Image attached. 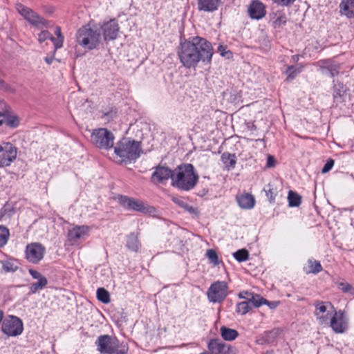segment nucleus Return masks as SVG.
<instances>
[{
    "instance_id": "f257e3e1",
    "label": "nucleus",
    "mask_w": 354,
    "mask_h": 354,
    "mask_svg": "<svg viewBox=\"0 0 354 354\" xmlns=\"http://www.w3.org/2000/svg\"><path fill=\"white\" fill-rule=\"evenodd\" d=\"M212 55L211 43L198 36L181 41L178 51L181 63L187 68L195 67L200 61L209 62Z\"/></svg>"
},
{
    "instance_id": "f03ea898",
    "label": "nucleus",
    "mask_w": 354,
    "mask_h": 354,
    "mask_svg": "<svg viewBox=\"0 0 354 354\" xmlns=\"http://www.w3.org/2000/svg\"><path fill=\"white\" fill-rule=\"evenodd\" d=\"M199 176L192 164H183L174 169L171 185L179 190L188 192L197 185Z\"/></svg>"
},
{
    "instance_id": "7ed1b4c3",
    "label": "nucleus",
    "mask_w": 354,
    "mask_h": 354,
    "mask_svg": "<svg viewBox=\"0 0 354 354\" xmlns=\"http://www.w3.org/2000/svg\"><path fill=\"white\" fill-rule=\"evenodd\" d=\"M114 152L120 158V163H130L140 157L142 152L140 142L129 138H123L117 142Z\"/></svg>"
},
{
    "instance_id": "20e7f679",
    "label": "nucleus",
    "mask_w": 354,
    "mask_h": 354,
    "mask_svg": "<svg viewBox=\"0 0 354 354\" xmlns=\"http://www.w3.org/2000/svg\"><path fill=\"white\" fill-rule=\"evenodd\" d=\"M76 41L84 49L91 50L97 48L101 42L100 29L95 25L82 26L77 31Z\"/></svg>"
},
{
    "instance_id": "39448f33",
    "label": "nucleus",
    "mask_w": 354,
    "mask_h": 354,
    "mask_svg": "<svg viewBox=\"0 0 354 354\" xmlns=\"http://www.w3.org/2000/svg\"><path fill=\"white\" fill-rule=\"evenodd\" d=\"M115 136L106 128L93 129L91 135V142L100 149L109 150L113 147Z\"/></svg>"
},
{
    "instance_id": "423d86ee",
    "label": "nucleus",
    "mask_w": 354,
    "mask_h": 354,
    "mask_svg": "<svg viewBox=\"0 0 354 354\" xmlns=\"http://www.w3.org/2000/svg\"><path fill=\"white\" fill-rule=\"evenodd\" d=\"M228 295V286L225 281H216L211 284L207 292L208 300L212 303H221Z\"/></svg>"
},
{
    "instance_id": "0eeeda50",
    "label": "nucleus",
    "mask_w": 354,
    "mask_h": 354,
    "mask_svg": "<svg viewBox=\"0 0 354 354\" xmlns=\"http://www.w3.org/2000/svg\"><path fill=\"white\" fill-rule=\"evenodd\" d=\"M95 345L101 354H113L119 348L118 340L109 335L99 336Z\"/></svg>"
},
{
    "instance_id": "6e6552de",
    "label": "nucleus",
    "mask_w": 354,
    "mask_h": 354,
    "mask_svg": "<svg viewBox=\"0 0 354 354\" xmlns=\"http://www.w3.org/2000/svg\"><path fill=\"white\" fill-rule=\"evenodd\" d=\"M25 252L26 259L32 263L37 264L44 259L46 248L41 243L35 242L26 245Z\"/></svg>"
},
{
    "instance_id": "1a4fd4ad",
    "label": "nucleus",
    "mask_w": 354,
    "mask_h": 354,
    "mask_svg": "<svg viewBox=\"0 0 354 354\" xmlns=\"http://www.w3.org/2000/svg\"><path fill=\"white\" fill-rule=\"evenodd\" d=\"M1 330L8 336H16L22 332V322L15 316H9L2 322Z\"/></svg>"
},
{
    "instance_id": "9d476101",
    "label": "nucleus",
    "mask_w": 354,
    "mask_h": 354,
    "mask_svg": "<svg viewBox=\"0 0 354 354\" xmlns=\"http://www.w3.org/2000/svg\"><path fill=\"white\" fill-rule=\"evenodd\" d=\"M118 201L124 209L128 210L136 211L142 213H147L149 212V208L145 205L143 202L135 200L133 198L123 195H118Z\"/></svg>"
},
{
    "instance_id": "9b49d317",
    "label": "nucleus",
    "mask_w": 354,
    "mask_h": 354,
    "mask_svg": "<svg viewBox=\"0 0 354 354\" xmlns=\"http://www.w3.org/2000/svg\"><path fill=\"white\" fill-rule=\"evenodd\" d=\"M17 149L11 143L0 145V167L8 166L16 158Z\"/></svg>"
},
{
    "instance_id": "f8f14e48",
    "label": "nucleus",
    "mask_w": 354,
    "mask_h": 354,
    "mask_svg": "<svg viewBox=\"0 0 354 354\" xmlns=\"http://www.w3.org/2000/svg\"><path fill=\"white\" fill-rule=\"evenodd\" d=\"M99 28L100 29V33L102 32L104 39L106 41L115 39L120 29L115 19H111L104 22Z\"/></svg>"
},
{
    "instance_id": "ddd939ff",
    "label": "nucleus",
    "mask_w": 354,
    "mask_h": 354,
    "mask_svg": "<svg viewBox=\"0 0 354 354\" xmlns=\"http://www.w3.org/2000/svg\"><path fill=\"white\" fill-rule=\"evenodd\" d=\"M347 319L344 312L339 310L335 312L330 318V326L333 330L337 333H344L347 328Z\"/></svg>"
},
{
    "instance_id": "4468645a",
    "label": "nucleus",
    "mask_w": 354,
    "mask_h": 354,
    "mask_svg": "<svg viewBox=\"0 0 354 354\" xmlns=\"http://www.w3.org/2000/svg\"><path fill=\"white\" fill-rule=\"evenodd\" d=\"M207 348L211 354H234L229 344L218 339H210Z\"/></svg>"
},
{
    "instance_id": "2eb2a0df",
    "label": "nucleus",
    "mask_w": 354,
    "mask_h": 354,
    "mask_svg": "<svg viewBox=\"0 0 354 354\" xmlns=\"http://www.w3.org/2000/svg\"><path fill=\"white\" fill-rule=\"evenodd\" d=\"M174 170L162 166H157L152 174L151 180L156 183H163L165 181L171 178L172 180Z\"/></svg>"
},
{
    "instance_id": "dca6fc26",
    "label": "nucleus",
    "mask_w": 354,
    "mask_h": 354,
    "mask_svg": "<svg viewBox=\"0 0 354 354\" xmlns=\"http://www.w3.org/2000/svg\"><path fill=\"white\" fill-rule=\"evenodd\" d=\"M248 12L252 19L259 20L266 15V6L259 0H253L250 3Z\"/></svg>"
},
{
    "instance_id": "f3484780",
    "label": "nucleus",
    "mask_w": 354,
    "mask_h": 354,
    "mask_svg": "<svg viewBox=\"0 0 354 354\" xmlns=\"http://www.w3.org/2000/svg\"><path fill=\"white\" fill-rule=\"evenodd\" d=\"M24 18L27 20L30 25L38 28L46 27V21L28 8L24 7Z\"/></svg>"
},
{
    "instance_id": "a211bd4d",
    "label": "nucleus",
    "mask_w": 354,
    "mask_h": 354,
    "mask_svg": "<svg viewBox=\"0 0 354 354\" xmlns=\"http://www.w3.org/2000/svg\"><path fill=\"white\" fill-rule=\"evenodd\" d=\"M89 227L86 225L76 226L69 230L68 240L72 244L76 243L80 239H85L88 235Z\"/></svg>"
},
{
    "instance_id": "6ab92c4d",
    "label": "nucleus",
    "mask_w": 354,
    "mask_h": 354,
    "mask_svg": "<svg viewBox=\"0 0 354 354\" xmlns=\"http://www.w3.org/2000/svg\"><path fill=\"white\" fill-rule=\"evenodd\" d=\"M315 315L316 316L319 324L321 325L328 324V313L324 315V313L327 311V307L324 301H316L315 302Z\"/></svg>"
},
{
    "instance_id": "aec40b11",
    "label": "nucleus",
    "mask_w": 354,
    "mask_h": 354,
    "mask_svg": "<svg viewBox=\"0 0 354 354\" xmlns=\"http://www.w3.org/2000/svg\"><path fill=\"white\" fill-rule=\"evenodd\" d=\"M221 0H198L197 6L200 11L212 12L218 10Z\"/></svg>"
},
{
    "instance_id": "412c9836",
    "label": "nucleus",
    "mask_w": 354,
    "mask_h": 354,
    "mask_svg": "<svg viewBox=\"0 0 354 354\" xmlns=\"http://www.w3.org/2000/svg\"><path fill=\"white\" fill-rule=\"evenodd\" d=\"M236 201L242 209H251L255 204L254 196L248 193L237 195Z\"/></svg>"
},
{
    "instance_id": "4be33fe9",
    "label": "nucleus",
    "mask_w": 354,
    "mask_h": 354,
    "mask_svg": "<svg viewBox=\"0 0 354 354\" xmlns=\"http://www.w3.org/2000/svg\"><path fill=\"white\" fill-rule=\"evenodd\" d=\"M271 21L274 28H279L287 22V17L283 10H277L271 15Z\"/></svg>"
},
{
    "instance_id": "5701e85b",
    "label": "nucleus",
    "mask_w": 354,
    "mask_h": 354,
    "mask_svg": "<svg viewBox=\"0 0 354 354\" xmlns=\"http://www.w3.org/2000/svg\"><path fill=\"white\" fill-rule=\"evenodd\" d=\"M346 93V86L340 82L336 83L333 86V98L337 103H342L344 101Z\"/></svg>"
},
{
    "instance_id": "b1692460",
    "label": "nucleus",
    "mask_w": 354,
    "mask_h": 354,
    "mask_svg": "<svg viewBox=\"0 0 354 354\" xmlns=\"http://www.w3.org/2000/svg\"><path fill=\"white\" fill-rule=\"evenodd\" d=\"M339 8L341 13L347 17H354V0H342Z\"/></svg>"
},
{
    "instance_id": "393cba45",
    "label": "nucleus",
    "mask_w": 354,
    "mask_h": 354,
    "mask_svg": "<svg viewBox=\"0 0 354 354\" xmlns=\"http://www.w3.org/2000/svg\"><path fill=\"white\" fill-rule=\"evenodd\" d=\"M172 201L178 205L179 207L184 209L185 211L189 212L191 215H193L194 217L198 216V210L196 207H194L192 205L187 204L185 201L182 200L181 198L177 197H173Z\"/></svg>"
},
{
    "instance_id": "a878e982",
    "label": "nucleus",
    "mask_w": 354,
    "mask_h": 354,
    "mask_svg": "<svg viewBox=\"0 0 354 354\" xmlns=\"http://www.w3.org/2000/svg\"><path fill=\"white\" fill-rule=\"evenodd\" d=\"M221 160L227 170L234 169L236 164V157L234 153L225 152L221 155Z\"/></svg>"
},
{
    "instance_id": "bb28decb",
    "label": "nucleus",
    "mask_w": 354,
    "mask_h": 354,
    "mask_svg": "<svg viewBox=\"0 0 354 354\" xmlns=\"http://www.w3.org/2000/svg\"><path fill=\"white\" fill-rule=\"evenodd\" d=\"M220 332L223 339L226 341L234 340L239 336L237 330L224 326L221 328Z\"/></svg>"
},
{
    "instance_id": "cd10ccee",
    "label": "nucleus",
    "mask_w": 354,
    "mask_h": 354,
    "mask_svg": "<svg viewBox=\"0 0 354 354\" xmlns=\"http://www.w3.org/2000/svg\"><path fill=\"white\" fill-rule=\"evenodd\" d=\"M127 247L134 252H137L139 247L140 243L138 239V235L135 233H131L128 237L127 241Z\"/></svg>"
},
{
    "instance_id": "c85d7f7f",
    "label": "nucleus",
    "mask_w": 354,
    "mask_h": 354,
    "mask_svg": "<svg viewBox=\"0 0 354 354\" xmlns=\"http://www.w3.org/2000/svg\"><path fill=\"white\" fill-rule=\"evenodd\" d=\"M288 200L290 207H298L301 204V197L297 193L290 190L288 192Z\"/></svg>"
},
{
    "instance_id": "c756f323",
    "label": "nucleus",
    "mask_w": 354,
    "mask_h": 354,
    "mask_svg": "<svg viewBox=\"0 0 354 354\" xmlns=\"http://www.w3.org/2000/svg\"><path fill=\"white\" fill-rule=\"evenodd\" d=\"M248 301H249V304L251 306V308L252 307L259 308L261 305H263L264 303L266 302V299H264L263 297H261L259 295L254 294L253 292L252 296L248 299Z\"/></svg>"
},
{
    "instance_id": "7c9ffc66",
    "label": "nucleus",
    "mask_w": 354,
    "mask_h": 354,
    "mask_svg": "<svg viewBox=\"0 0 354 354\" xmlns=\"http://www.w3.org/2000/svg\"><path fill=\"white\" fill-rule=\"evenodd\" d=\"M97 298L104 304H108L111 301L109 292L104 288H99L97 290Z\"/></svg>"
},
{
    "instance_id": "2f4dec72",
    "label": "nucleus",
    "mask_w": 354,
    "mask_h": 354,
    "mask_svg": "<svg viewBox=\"0 0 354 354\" xmlns=\"http://www.w3.org/2000/svg\"><path fill=\"white\" fill-rule=\"evenodd\" d=\"M251 306L248 301L239 302L236 304V312L241 315H244L251 310Z\"/></svg>"
},
{
    "instance_id": "473e14b6",
    "label": "nucleus",
    "mask_w": 354,
    "mask_h": 354,
    "mask_svg": "<svg viewBox=\"0 0 354 354\" xmlns=\"http://www.w3.org/2000/svg\"><path fill=\"white\" fill-rule=\"evenodd\" d=\"M3 119L4 124L10 128H15L19 124V118L15 115L6 114Z\"/></svg>"
},
{
    "instance_id": "72a5a7b5",
    "label": "nucleus",
    "mask_w": 354,
    "mask_h": 354,
    "mask_svg": "<svg viewBox=\"0 0 354 354\" xmlns=\"http://www.w3.org/2000/svg\"><path fill=\"white\" fill-rule=\"evenodd\" d=\"M9 236L10 233L8 229L3 225H0V248H2L6 244Z\"/></svg>"
},
{
    "instance_id": "f704fd0d",
    "label": "nucleus",
    "mask_w": 354,
    "mask_h": 354,
    "mask_svg": "<svg viewBox=\"0 0 354 354\" xmlns=\"http://www.w3.org/2000/svg\"><path fill=\"white\" fill-rule=\"evenodd\" d=\"M233 256L236 261H238L239 262H242V261H245L248 259L249 253L247 250L241 249V250H239L238 251L235 252L233 254Z\"/></svg>"
},
{
    "instance_id": "c9c22d12",
    "label": "nucleus",
    "mask_w": 354,
    "mask_h": 354,
    "mask_svg": "<svg viewBox=\"0 0 354 354\" xmlns=\"http://www.w3.org/2000/svg\"><path fill=\"white\" fill-rule=\"evenodd\" d=\"M47 284L46 278H40L37 282L32 283L30 286L31 292H36L37 290L42 289Z\"/></svg>"
},
{
    "instance_id": "e433bc0d",
    "label": "nucleus",
    "mask_w": 354,
    "mask_h": 354,
    "mask_svg": "<svg viewBox=\"0 0 354 354\" xmlns=\"http://www.w3.org/2000/svg\"><path fill=\"white\" fill-rule=\"evenodd\" d=\"M308 263L310 268V272L316 274L322 271V267L319 261L309 259Z\"/></svg>"
},
{
    "instance_id": "4c0bfd02",
    "label": "nucleus",
    "mask_w": 354,
    "mask_h": 354,
    "mask_svg": "<svg viewBox=\"0 0 354 354\" xmlns=\"http://www.w3.org/2000/svg\"><path fill=\"white\" fill-rule=\"evenodd\" d=\"M206 256L210 263H213L214 266L218 264V257L215 250L212 249L207 250L206 252Z\"/></svg>"
},
{
    "instance_id": "58836bf2",
    "label": "nucleus",
    "mask_w": 354,
    "mask_h": 354,
    "mask_svg": "<svg viewBox=\"0 0 354 354\" xmlns=\"http://www.w3.org/2000/svg\"><path fill=\"white\" fill-rule=\"evenodd\" d=\"M302 70V67H300L296 69L293 66H288L286 70V73L288 75L287 80H293L297 74L299 73Z\"/></svg>"
},
{
    "instance_id": "ea45409f",
    "label": "nucleus",
    "mask_w": 354,
    "mask_h": 354,
    "mask_svg": "<svg viewBox=\"0 0 354 354\" xmlns=\"http://www.w3.org/2000/svg\"><path fill=\"white\" fill-rule=\"evenodd\" d=\"M338 288L344 292H350L354 296V288L347 282H340L338 284Z\"/></svg>"
},
{
    "instance_id": "a19ab883",
    "label": "nucleus",
    "mask_w": 354,
    "mask_h": 354,
    "mask_svg": "<svg viewBox=\"0 0 354 354\" xmlns=\"http://www.w3.org/2000/svg\"><path fill=\"white\" fill-rule=\"evenodd\" d=\"M50 40L53 43L54 45V53H55L56 50L58 48H60L63 46L64 37H51Z\"/></svg>"
},
{
    "instance_id": "79ce46f5",
    "label": "nucleus",
    "mask_w": 354,
    "mask_h": 354,
    "mask_svg": "<svg viewBox=\"0 0 354 354\" xmlns=\"http://www.w3.org/2000/svg\"><path fill=\"white\" fill-rule=\"evenodd\" d=\"M320 70L323 74H329L331 77H334L338 74V71L337 69L329 68L328 66H320Z\"/></svg>"
},
{
    "instance_id": "37998d69",
    "label": "nucleus",
    "mask_w": 354,
    "mask_h": 354,
    "mask_svg": "<svg viewBox=\"0 0 354 354\" xmlns=\"http://www.w3.org/2000/svg\"><path fill=\"white\" fill-rule=\"evenodd\" d=\"M52 35L49 31L43 30L38 35V41L39 43H42L48 39H50Z\"/></svg>"
},
{
    "instance_id": "c03bdc74",
    "label": "nucleus",
    "mask_w": 354,
    "mask_h": 354,
    "mask_svg": "<svg viewBox=\"0 0 354 354\" xmlns=\"http://www.w3.org/2000/svg\"><path fill=\"white\" fill-rule=\"evenodd\" d=\"M274 3L281 6L289 7L292 6L296 0H272Z\"/></svg>"
},
{
    "instance_id": "a18cd8bd",
    "label": "nucleus",
    "mask_w": 354,
    "mask_h": 354,
    "mask_svg": "<svg viewBox=\"0 0 354 354\" xmlns=\"http://www.w3.org/2000/svg\"><path fill=\"white\" fill-rule=\"evenodd\" d=\"M279 335V330L277 329H274L269 332L266 333V337L268 342H270V339H274Z\"/></svg>"
},
{
    "instance_id": "49530a36",
    "label": "nucleus",
    "mask_w": 354,
    "mask_h": 354,
    "mask_svg": "<svg viewBox=\"0 0 354 354\" xmlns=\"http://www.w3.org/2000/svg\"><path fill=\"white\" fill-rule=\"evenodd\" d=\"M333 165H334V160L332 159H330L329 160L327 161V162L323 167L322 172L324 174V173L329 171L332 169Z\"/></svg>"
},
{
    "instance_id": "de8ad7c7",
    "label": "nucleus",
    "mask_w": 354,
    "mask_h": 354,
    "mask_svg": "<svg viewBox=\"0 0 354 354\" xmlns=\"http://www.w3.org/2000/svg\"><path fill=\"white\" fill-rule=\"evenodd\" d=\"M253 292L248 291H242L239 293V297L241 299H245L246 301H248L250 297L252 296Z\"/></svg>"
},
{
    "instance_id": "09e8293b",
    "label": "nucleus",
    "mask_w": 354,
    "mask_h": 354,
    "mask_svg": "<svg viewBox=\"0 0 354 354\" xmlns=\"http://www.w3.org/2000/svg\"><path fill=\"white\" fill-rule=\"evenodd\" d=\"M29 272L34 279L39 280L40 278H46L45 277H43L41 274L37 272V270L30 269Z\"/></svg>"
},
{
    "instance_id": "8fccbe9b",
    "label": "nucleus",
    "mask_w": 354,
    "mask_h": 354,
    "mask_svg": "<svg viewBox=\"0 0 354 354\" xmlns=\"http://www.w3.org/2000/svg\"><path fill=\"white\" fill-rule=\"evenodd\" d=\"M218 51L220 53L221 56H227V57H229L227 55H232V53L230 51H225V47L222 45L218 47Z\"/></svg>"
},
{
    "instance_id": "3c124183",
    "label": "nucleus",
    "mask_w": 354,
    "mask_h": 354,
    "mask_svg": "<svg viewBox=\"0 0 354 354\" xmlns=\"http://www.w3.org/2000/svg\"><path fill=\"white\" fill-rule=\"evenodd\" d=\"M279 304L280 302L279 301H269L266 299V302L263 304L268 306L271 309H274L279 305Z\"/></svg>"
},
{
    "instance_id": "603ef678",
    "label": "nucleus",
    "mask_w": 354,
    "mask_h": 354,
    "mask_svg": "<svg viewBox=\"0 0 354 354\" xmlns=\"http://www.w3.org/2000/svg\"><path fill=\"white\" fill-rule=\"evenodd\" d=\"M266 192V196L269 198L270 203H273L274 201V196L273 191L271 188H270Z\"/></svg>"
},
{
    "instance_id": "864d4df0",
    "label": "nucleus",
    "mask_w": 354,
    "mask_h": 354,
    "mask_svg": "<svg viewBox=\"0 0 354 354\" xmlns=\"http://www.w3.org/2000/svg\"><path fill=\"white\" fill-rule=\"evenodd\" d=\"M127 351L128 348L126 346H123L120 349L117 348L113 354H127Z\"/></svg>"
},
{
    "instance_id": "5fc2aeb1",
    "label": "nucleus",
    "mask_w": 354,
    "mask_h": 354,
    "mask_svg": "<svg viewBox=\"0 0 354 354\" xmlns=\"http://www.w3.org/2000/svg\"><path fill=\"white\" fill-rule=\"evenodd\" d=\"M55 59V53H53V55L51 56H47L44 58V60L45 62L48 64H51L52 62H53Z\"/></svg>"
},
{
    "instance_id": "6e6d98bb",
    "label": "nucleus",
    "mask_w": 354,
    "mask_h": 354,
    "mask_svg": "<svg viewBox=\"0 0 354 354\" xmlns=\"http://www.w3.org/2000/svg\"><path fill=\"white\" fill-rule=\"evenodd\" d=\"M55 35L57 36V37H64L62 33L61 28L59 26L55 27Z\"/></svg>"
},
{
    "instance_id": "4d7b16f0",
    "label": "nucleus",
    "mask_w": 354,
    "mask_h": 354,
    "mask_svg": "<svg viewBox=\"0 0 354 354\" xmlns=\"http://www.w3.org/2000/svg\"><path fill=\"white\" fill-rule=\"evenodd\" d=\"M274 162V158L272 156H269L268 158L267 165L268 167H273Z\"/></svg>"
},
{
    "instance_id": "13d9d810",
    "label": "nucleus",
    "mask_w": 354,
    "mask_h": 354,
    "mask_svg": "<svg viewBox=\"0 0 354 354\" xmlns=\"http://www.w3.org/2000/svg\"><path fill=\"white\" fill-rule=\"evenodd\" d=\"M16 8H17L18 12L20 15H22V5H21L20 3H17Z\"/></svg>"
},
{
    "instance_id": "bf43d9fd",
    "label": "nucleus",
    "mask_w": 354,
    "mask_h": 354,
    "mask_svg": "<svg viewBox=\"0 0 354 354\" xmlns=\"http://www.w3.org/2000/svg\"><path fill=\"white\" fill-rule=\"evenodd\" d=\"M115 113H115V111H110L109 113H104V116H107V117L113 118V115H115Z\"/></svg>"
},
{
    "instance_id": "052dcab7",
    "label": "nucleus",
    "mask_w": 354,
    "mask_h": 354,
    "mask_svg": "<svg viewBox=\"0 0 354 354\" xmlns=\"http://www.w3.org/2000/svg\"><path fill=\"white\" fill-rule=\"evenodd\" d=\"M3 268L6 271H14V269L12 268H11L10 266H8V264L3 265Z\"/></svg>"
},
{
    "instance_id": "680f3d73",
    "label": "nucleus",
    "mask_w": 354,
    "mask_h": 354,
    "mask_svg": "<svg viewBox=\"0 0 354 354\" xmlns=\"http://www.w3.org/2000/svg\"><path fill=\"white\" fill-rule=\"evenodd\" d=\"M6 113H3V112H1L0 111V117H3L4 118L5 115H6Z\"/></svg>"
},
{
    "instance_id": "e2e57ef3",
    "label": "nucleus",
    "mask_w": 354,
    "mask_h": 354,
    "mask_svg": "<svg viewBox=\"0 0 354 354\" xmlns=\"http://www.w3.org/2000/svg\"><path fill=\"white\" fill-rule=\"evenodd\" d=\"M3 124H4V119L0 120V126H1Z\"/></svg>"
},
{
    "instance_id": "0e129e2a",
    "label": "nucleus",
    "mask_w": 354,
    "mask_h": 354,
    "mask_svg": "<svg viewBox=\"0 0 354 354\" xmlns=\"http://www.w3.org/2000/svg\"><path fill=\"white\" fill-rule=\"evenodd\" d=\"M200 354H211V353H207V352H203V353H200Z\"/></svg>"
},
{
    "instance_id": "69168bd1",
    "label": "nucleus",
    "mask_w": 354,
    "mask_h": 354,
    "mask_svg": "<svg viewBox=\"0 0 354 354\" xmlns=\"http://www.w3.org/2000/svg\"><path fill=\"white\" fill-rule=\"evenodd\" d=\"M321 62L326 64V63H328V61H322Z\"/></svg>"
},
{
    "instance_id": "338daca9",
    "label": "nucleus",
    "mask_w": 354,
    "mask_h": 354,
    "mask_svg": "<svg viewBox=\"0 0 354 354\" xmlns=\"http://www.w3.org/2000/svg\"><path fill=\"white\" fill-rule=\"evenodd\" d=\"M292 58H295V59H299V57H295V56H292Z\"/></svg>"
},
{
    "instance_id": "774afa93",
    "label": "nucleus",
    "mask_w": 354,
    "mask_h": 354,
    "mask_svg": "<svg viewBox=\"0 0 354 354\" xmlns=\"http://www.w3.org/2000/svg\"><path fill=\"white\" fill-rule=\"evenodd\" d=\"M292 58H295V59H299V57H295V56H292Z\"/></svg>"
}]
</instances>
